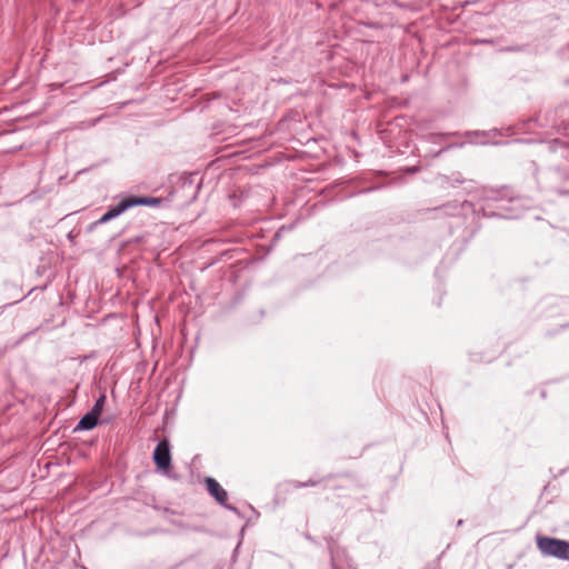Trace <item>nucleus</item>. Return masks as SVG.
Masks as SVG:
<instances>
[{
    "label": "nucleus",
    "mask_w": 569,
    "mask_h": 569,
    "mask_svg": "<svg viewBox=\"0 0 569 569\" xmlns=\"http://www.w3.org/2000/svg\"><path fill=\"white\" fill-rule=\"evenodd\" d=\"M129 198L126 197L121 199L116 206L110 207L104 214L97 221V223L102 224L111 221L112 219L119 217L126 210L130 209Z\"/></svg>",
    "instance_id": "nucleus-3"
},
{
    "label": "nucleus",
    "mask_w": 569,
    "mask_h": 569,
    "mask_svg": "<svg viewBox=\"0 0 569 569\" xmlns=\"http://www.w3.org/2000/svg\"><path fill=\"white\" fill-rule=\"evenodd\" d=\"M227 499H228L227 491L222 487H220V485L216 481V501H218L221 505L227 506V503H226Z\"/></svg>",
    "instance_id": "nucleus-7"
},
{
    "label": "nucleus",
    "mask_w": 569,
    "mask_h": 569,
    "mask_svg": "<svg viewBox=\"0 0 569 569\" xmlns=\"http://www.w3.org/2000/svg\"><path fill=\"white\" fill-rule=\"evenodd\" d=\"M537 547L545 556L556 557L569 561V541L538 536Z\"/></svg>",
    "instance_id": "nucleus-1"
},
{
    "label": "nucleus",
    "mask_w": 569,
    "mask_h": 569,
    "mask_svg": "<svg viewBox=\"0 0 569 569\" xmlns=\"http://www.w3.org/2000/svg\"><path fill=\"white\" fill-rule=\"evenodd\" d=\"M129 202L131 208L136 206H146V207H159L164 202L162 198L156 197H140V196H130Z\"/></svg>",
    "instance_id": "nucleus-4"
},
{
    "label": "nucleus",
    "mask_w": 569,
    "mask_h": 569,
    "mask_svg": "<svg viewBox=\"0 0 569 569\" xmlns=\"http://www.w3.org/2000/svg\"><path fill=\"white\" fill-rule=\"evenodd\" d=\"M152 458L158 470L164 475H168V472L171 470V453L170 443L167 439H162L158 442L154 448Z\"/></svg>",
    "instance_id": "nucleus-2"
},
{
    "label": "nucleus",
    "mask_w": 569,
    "mask_h": 569,
    "mask_svg": "<svg viewBox=\"0 0 569 569\" xmlns=\"http://www.w3.org/2000/svg\"><path fill=\"white\" fill-rule=\"evenodd\" d=\"M99 417L89 411L78 422L74 430H91L98 425Z\"/></svg>",
    "instance_id": "nucleus-5"
},
{
    "label": "nucleus",
    "mask_w": 569,
    "mask_h": 569,
    "mask_svg": "<svg viewBox=\"0 0 569 569\" xmlns=\"http://www.w3.org/2000/svg\"><path fill=\"white\" fill-rule=\"evenodd\" d=\"M206 488L209 495L213 497V478L208 477L206 479Z\"/></svg>",
    "instance_id": "nucleus-8"
},
{
    "label": "nucleus",
    "mask_w": 569,
    "mask_h": 569,
    "mask_svg": "<svg viewBox=\"0 0 569 569\" xmlns=\"http://www.w3.org/2000/svg\"><path fill=\"white\" fill-rule=\"evenodd\" d=\"M106 399L107 398H106L104 393L100 395L90 411L92 413H94L96 416L100 417V415L103 410L104 403H106Z\"/></svg>",
    "instance_id": "nucleus-6"
}]
</instances>
